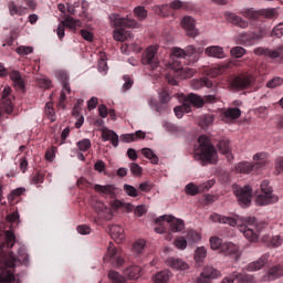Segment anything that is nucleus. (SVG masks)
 Returning a JSON list of instances; mask_svg holds the SVG:
<instances>
[{
    "mask_svg": "<svg viewBox=\"0 0 283 283\" xmlns=\"http://www.w3.org/2000/svg\"><path fill=\"white\" fill-rule=\"evenodd\" d=\"M6 242L0 243V283H14V268L24 264L28 266V252L25 247L20 245L18 249V258L14 252L6 253L7 249H12L17 244V237L12 230L4 231Z\"/></svg>",
    "mask_w": 283,
    "mask_h": 283,
    "instance_id": "1",
    "label": "nucleus"
},
{
    "mask_svg": "<svg viewBox=\"0 0 283 283\" xmlns=\"http://www.w3.org/2000/svg\"><path fill=\"white\" fill-rule=\"evenodd\" d=\"M212 222H220V224H229L230 227H241L244 238L250 242L258 240V234L262 231V226L258 223L255 217H226L218 213L210 216Z\"/></svg>",
    "mask_w": 283,
    "mask_h": 283,
    "instance_id": "2",
    "label": "nucleus"
},
{
    "mask_svg": "<svg viewBox=\"0 0 283 283\" xmlns=\"http://www.w3.org/2000/svg\"><path fill=\"white\" fill-rule=\"evenodd\" d=\"M198 143L199 147L195 150L196 160L216 165V163H218V150H216V146L211 144V139H209L207 135H201L198 138Z\"/></svg>",
    "mask_w": 283,
    "mask_h": 283,
    "instance_id": "3",
    "label": "nucleus"
},
{
    "mask_svg": "<svg viewBox=\"0 0 283 283\" xmlns=\"http://www.w3.org/2000/svg\"><path fill=\"white\" fill-rule=\"evenodd\" d=\"M112 23L117 28L114 31V40L115 41H120L122 43L127 41L130 36L129 31L125 30V28H136L138 25V22L134 19L129 18H122L119 14H112L109 17Z\"/></svg>",
    "mask_w": 283,
    "mask_h": 283,
    "instance_id": "4",
    "label": "nucleus"
},
{
    "mask_svg": "<svg viewBox=\"0 0 283 283\" xmlns=\"http://www.w3.org/2000/svg\"><path fill=\"white\" fill-rule=\"evenodd\" d=\"M253 160L256 163L252 164L249 161H241L235 165L237 174H251L255 169H264L269 165L268 155L265 153H258L253 156Z\"/></svg>",
    "mask_w": 283,
    "mask_h": 283,
    "instance_id": "5",
    "label": "nucleus"
},
{
    "mask_svg": "<svg viewBox=\"0 0 283 283\" xmlns=\"http://www.w3.org/2000/svg\"><path fill=\"white\" fill-rule=\"evenodd\" d=\"M172 63H170V71L168 74V83L170 85H178L176 78H187V67L182 65L179 56L172 55Z\"/></svg>",
    "mask_w": 283,
    "mask_h": 283,
    "instance_id": "6",
    "label": "nucleus"
},
{
    "mask_svg": "<svg viewBox=\"0 0 283 283\" xmlns=\"http://www.w3.org/2000/svg\"><path fill=\"white\" fill-rule=\"evenodd\" d=\"M202 52H205V49L201 46L196 48L193 45H188L186 50L180 48L172 49V56H178L179 59H189L191 63H198Z\"/></svg>",
    "mask_w": 283,
    "mask_h": 283,
    "instance_id": "7",
    "label": "nucleus"
},
{
    "mask_svg": "<svg viewBox=\"0 0 283 283\" xmlns=\"http://www.w3.org/2000/svg\"><path fill=\"white\" fill-rule=\"evenodd\" d=\"M261 191L262 193L256 197L258 205L264 207L266 205H274V202H277L279 198L273 195V188L269 186V180H263L261 182Z\"/></svg>",
    "mask_w": 283,
    "mask_h": 283,
    "instance_id": "8",
    "label": "nucleus"
},
{
    "mask_svg": "<svg viewBox=\"0 0 283 283\" xmlns=\"http://www.w3.org/2000/svg\"><path fill=\"white\" fill-rule=\"evenodd\" d=\"M239 14H241L245 19H249L250 21H260L262 17H264L265 19H273L276 12L275 9H262L259 11H255L253 9H244L241 10Z\"/></svg>",
    "mask_w": 283,
    "mask_h": 283,
    "instance_id": "9",
    "label": "nucleus"
},
{
    "mask_svg": "<svg viewBox=\"0 0 283 283\" xmlns=\"http://www.w3.org/2000/svg\"><path fill=\"white\" fill-rule=\"evenodd\" d=\"M143 65H149L151 70H156L160 65V60L158 59V48L148 46L142 56Z\"/></svg>",
    "mask_w": 283,
    "mask_h": 283,
    "instance_id": "10",
    "label": "nucleus"
},
{
    "mask_svg": "<svg viewBox=\"0 0 283 283\" xmlns=\"http://www.w3.org/2000/svg\"><path fill=\"white\" fill-rule=\"evenodd\" d=\"M105 262H111L114 266H123L125 264V259H123V252L116 249L114 243H109L107 248V253L104 256Z\"/></svg>",
    "mask_w": 283,
    "mask_h": 283,
    "instance_id": "11",
    "label": "nucleus"
},
{
    "mask_svg": "<svg viewBox=\"0 0 283 283\" xmlns=\"http://www.w3.org/2000/svg\"><path fill=\"white\" fill-rule=\"evenodd\" d=\"M185 9V3L182 1L176 0L169 4L155 6L153 8L154 12L159 17H174L172 10Z\"/></svg>",
    "mask_w": 283,
    "mask_h": 283,
    "instance_id": "12",
    "label": "nucleus"
},
{
    "mask_svg": "<svg viewBox=\"0 0 283 283\" xmlns=\"http://www.w3.org/2000/svg\"><path fill=\"white\" fill-rule=\"evenodd\" d=\"M184 104L186 107V114H189L193 107L200 109V107H205V98L196 93H190L185 96Z\"/></svg>",
    "mask_w": 283,
    "mask_h": 283,
    "instance_id": "13",
    "label": "nucleus"
},
{
    "mask_svg": "<svg viewBox=\"0 0 283 283\" xmlns=\"http://www.w3.org/2000/svg\"><path fill=\"white\" fill-rule=\"evenodd\" d=\"M234 195L238 198V202L241 207H249L251 205V196H253V190L249 186L243 188H237Z\"/></svg>",
    "mask_w": 283,
    "mask_h": 283,
    "instance_id": "14",
    "label": "nucleus"
},
{
    "mask_svg": "<svg viewBox=\"0 0 283 283\" xmlns=\"http://www.w3.org/2000/svg\"><path fill=\"white\" fill-rule=\"evenodd\" d=\"M255 82V77L252 74H241L232 80V87L234 90H247V87H251Z\"/></svg>",
    "mask_w": 283,
    "mask_h": 283,
    "instance_id": "15",
    "label": "nucleus"
},
{
    "mask_svg": "<svg viewBox=\"0 0 283 283\" xmlns=\"http://www.w3.org/2000/svg\"><path fill=\"white\" fill-rule=\"evenodd\" d=\"M222 273L214 269L211 265H207L203 268V271L200 273V275L197 279L196 283H211V280H216L217 277H220Z\"/></svg>",
    "mask_w": 283,
    "mask_h": 283,
    "instance_id": "16",
    "label": "nucleus"
},
{
    "mask_svg": "<svg viewBox=\"0 0 283 283\" xmlns=\"http://www.w3.org/2000/svg\"><path fill=\"white\" fill-rule=\"evenodd\" d=\"M65 28H70L71 30H76V28H81L80 20H74L72 17H66L62 23L57 25L56 34L60 40H63L65 36Z\"/></svg>",
    "mask_w": 283,
    "mask_h": 283,
    "instance_id": "17",
    "label": "nucleus"
},
{
    "mask_svg": "<svg viewBox=\"0 0 283 283\" xmlns=\"http://www.w3.org/2000/svg\"><path fill=\"white\" fill-rule=\"evenodd\" d=\"M161 220H166L168 231L171 233H180L185 229V221L182 219H176L174 216H161Z\"/></svg>",
    "mask_w": 283,
    "mask_h": 283,
    "instance_id": "18",
    "label": "nucleus"
},
{
    "mask_svg": "<svg viewBox=\"0 0 283 283\" xmlns=\"http://www.w3.org/2000/svg\"><path fill=\"white\" fill-rule=\"evenodd\" d=\"M254 54L256 56H269V59H280L283 56V46H279L276 50L259 46L254 49Z\"/></svg>",
    "mask_w": 283,
    "mask_h": 283,
    "instance_id": "19",
    "label": "nucleus"
},
{
    "mask_svg": "<svg viewBox=\"0 0 283 283\" xmlns=\"http://www.w3.org/2000/svg\"><path fill=\"white\" fill-rule=\"evenodd\" d=\"M12 90L10 87H4L1 101H2V109H4L6 114H12L14 109V105L12 104V97L10 96Z\"/></svg>",
    "mask_w": 283,
    "mask_h": 283,
    "instance_id": "20",
    "label": "nucleus"
},
{
    "mask_svg": "<svg viewBox=\"0 0 283 283\" xmlns=\"http://www.w3.org/2000/svg\"><path fill=\"white\" fill-rule=\"evenodd\" d=\"M279 277H283V265L282 264L271 266L264 275V281L265 282H275V280H279Z\"/></svg>",
    "mask_w": 283,
    "mask_h": 283,
    "instance_id": "21",
    "label": "nucleus"
},
{
    "mask_svg": "<svg viewBox=\"0 0 283 283\" xmlns=\"http://www.w3.org/2000/svg\"><path fill=\"white\" fill-rule=\"evenodd\" d=\"M181 27L186 30L188 36H198V30H196V20L187 15L181 20Z\"/></svg>",
    "mask_w": 283,
    "mask_h": 283,
    "instance_id": "22",
    "label": "nucleus"
},
{
    "mask_svg": "<svg viewBox=\"0 0 283 283\" xmlns=\"http://www.w3.org/2000/svg\"><path fill=\"white\" fill-rule=\"evenodd\" d=\"M95 191L99 193V196H103L104 198H116V187L114 185H106V186H101V185H95L94 186Z\"/></svg>",
    "mask_w": 283,
    "mask_h": 283,
    "instance_id": "23",
    "label": "nucleus"
},
{
    "mask_svg": "<svg viewBox=\"0 0 283 283\" xmlns=\"http://www.w3.org/2000/svg\"><path fill=\"white\" fill-rule=\"evenodd\" d=\"M221 253L233 258V260H240V252L238 251V245L233 244V242H224L221 245Z\"/></svg>",
    "mask_w": 283,
    "mask_h": 283,
    "instance_id": "24",
    "label": "nucleus"
},
{
    "mask_svg": "<svg viewBox=\"0 0 283 283\" xmlns=\"http://www.w3.org/2000/svg\"><path fill=\"white\" fill-rule=\"evenodd\" d=\"M167 266H170V269H175L176 271H187L189 269V264L187 262L182 261V259L170 256L166 260Z\"/></svg>",
    "mask_w": 283,
    "mask_h": 283,
    "instance_id": "25",
    "label": "nucleus"
},
{
    "mask_svg": "<svg viewBox=\"0 0 283 283\" xmlns=\"http://www.w3.org/2000/svg\"><path fill=\"white\" fill-rule=\"evenodd\" d=\"M109 233L111 238H113V240H115V242H117L118 244H120V242L125 240V229H123V227L118 224L111 226Z\"/></svg>",
    "mask_w": 283,
    "mask_h": 283,
    "instance_id": "26",
    "label": "nucleus"
},
{
    "mask_svg": "<svg viewBox=\"0 0 283 283\" xmlns=\"http://www.w3.org/2000/svg\"><path fill=\"white\" fill-rule=\"evenodd\" d=\"M269 254H263L258 261L251 262L245 269L249 272L260 271L269 262Z\"/></svg>",
    "mask_w": 283,
    "mask_h": 283,
    "instance_id": "27",
    "label": "nucleus"
},
{
    "mask_svg": "<svg viewBox=\"0 0 283 283\" xmlns=\"http://www.w3.org/2000/svg\"><path fill=\"white\" fill-rule=\"evenodd\" d=\"M143 273V269L138 265H130L124 270L125 277L128 280H138Z\"/></svg>",
    "mask_w": 283,
    "mask_h": 283,
    "instance_id": "28",
    "label": "nucleus"
},
{
    "mask_svg": "<svg viewBox=\"0 0 283 283\" xmlns=\"http://www.w3.org/2000/svg\"><path fill=\"white\" fill-rule=\"evenodd\" d=\"M206 55L212 56L213 59H224V49L222 46L212 45L206 49Z\"/></svg>",
    "mask_w": 283,
    "mask_h": 283,
    "instance_id": "29",
    "label": "nucleus"
},
{
    "mask_svg": "<svg viewBox=\"0 0 283 283\" xmlns=\"http://www.w3.org/2000/svg\"><path fill=\"white\" fill-rule=\"evenodd\" d=\"M145 133L143 130H137L134 134H124L120 135L122 143H135V140H143L145 139Z\"/></svg>",
    "mask_w": 283,
    "mask_h": 283,
    "instance_id": "30",
    "label": "nucleus"
},
{
    "mask_svg": "<svg viewBox=\"0 0 283 283\" xmlns=\"http://www.w3.org/2000/svg\"><path fill=\"white\" fill-rule=\"evenodd\" d=\"M102 138L104 142L111 140L113 147H118V134L114 130L103 129Z\"/></svg>",
    "mask_w": 283,
    "mask_h": 283,
    "instance_id": "31",
    "label": "nucleus"
},
{
    "mask_svg": "<svg viewBox=\"0 0 283 283\" xmlns=\"http://www.w3.org/2000/svg\"><path fill=\"white\" fill-rule=\"evenodd\" d=\"M228 21H230V23H232V25L242 28V30L249 28V22H247V20H243L242 17L235 15V13H229Z\"/></svg>",
    "mask_w": 283,
    "mask_h": 283,
    "instance_id": "32",
    "label": "nucleus"
},
{
    "mask_svg": "<svg viewBox=\"0 0 283 283\" xmlns=\"http://www.w3.org/2000/svg\"><path fill=\"white\" fill-rule=\"evenodd\" d=\"M242 116V111L240 108H228L222 114L223 120H237V118H240Z\"/></svg>",
    "mask_w": 283,
    "mask_h": 283,
    "instance_id": "33",
    "label": "nucleus"
},
{
    "mask_svg": "<svg viewBox=\"0 0 283 283\" xmlns=\"http://www.w3.org/2000/svg\"><path fill=\"white\" fill-rule=\"evenodd\" d=\"M10 78L13 82L14 87L18 90H25V82L23 81V77L19 71H12L10 73Z\"/></svg>",
    "mask_w": 283,
    "mask_h": 283,
    "instance_id": "34",
    "label": "nucleus"
},
{
    "mask_svg": "<svg viewBox=\"0 0 283 283\" xmlns=\"http://www.w3.org/2000/svg\"><path fill=\"white\" fill-rule=\"evenodd\" d=\"M192 90H201V87H213V82L207 77L192 80L191 82Z\"/></svg>",
    "mask_w": 283,
    "mask_h": 283,
    "instance_id": "35",
    "label": "nucleus"
},
{
    "mask_svg": "<svg viewBox=\"0 0 283 283\" xmlns=\"http://www.w3.org/2000/svg\"><path fill=\"white\" fill-rule=\"evenodd\" d=\"M57 78H60L62 85H63V91H66L67 94L72 92V88L70 87V75H67V72L65 71H59L56 73Z\"/></svg>",
    "mask_w": 283,
    "mask_h": 283,
    "instance_id": "36",
    "label": "nucleus"
},
{
    "mask_svg": "<svg viewBox=\"0 0 283 283\" xmlns=\"http://www.w3.org/2000/svg\"><path fill=\"white\" fill-rule=\"evenodd\" d=\"M171 277V272L169 270H164L158 272L153 276L155 283H169V279Z\"/></svg>",
    "mask_w": 283,
    "mask_h": 283,
    "instance_id": "37",
    "label": "nucleus"
},
{
    "mask_svg": "<svg viewBox=\"0 0 283 283\" xmlns=\"http://www.w3.org/2000/svg\"><path fill=\"white\" fill-rule=\"evenodd\" d=\"M8 8H9V12L11 14V17H14V14H19L20 17L25 14V10H28V8L22 7V6H17V3H14V1H10L8 3Z\"/></svg>",
    "mask_w": 283,
    "mask_h": 283,
    "instance_id": "38",
    "label": "nucleus"
},
{
    "mask_svg": "<svg viewBox=\"0 0 283 283\" xmlns=\"http://www.w3.org/2000/svg\"><path fill=\"white\" fill-rule=\"evenodd\" d=\"M234 277L238 283H255V276H253L252 274L238 273L234 274Z\"/></svg>",
    "mask_w": 283,
    "mask_h": 283,
    "instance_id": "39",
    "label": "nucleus"
},
{
    "mask_svg": "<svg viewBox=\"0 0 283 283\" xmlns=\"http://www.w3.org/2000/svg\"><path fill=\"white\" fill-rule=\"evenodd\" d=\"M161 218L163 217H159L158 219H156V224H158V227L155 228L156 233H167V231H169V228L167 226V220Z\"/></svg>",
    "mask_w": 283,
    "mask_h": 283,
    "instance_id": "40",
    "label": "nucleus"
},
{
    "mask_svg": "<svg viewBox=\"0 0 283 283\" xmlns=\"http://www.w3.org/2000/svg\"><path fill=\"white\" fill-rule=\"evenodd\" d=\"M142 154L145 156V158H148L153 165H158V156L154 154V150L150 148H143Z\"/></svg>",
    "mask_w": 283,
    "mask_h": 283,
    "instance_id": "41",
    "label": "nucleus"
},
{
    "mask_svg": "<svg viewBox=\"0 0 283 283\" xmlns=\"http://www.w3.org/2000/svg\"><path fill=\"white\" fill-rule=\"evenodd\" d=\"M44 113L46 114L48 118L54 123L56 120L54 116H56V112L54 111V103L48 102L44 108Z\"/></svg>",
    "mask_w": 283,
    "mask_h": 283,
    "instance_id": "42",
    "label": "nucleus"
},
{
    "mask_svg": "<svg viewBox=\"0 0 283 283\" xmlns=\"http://www.w3.org/2000/svg\"><path fill=\"white\" fill-rule=\"evenodd\" d=\"M108 277L112 283H125L126 282L125 276L120 275V273H118L116 271L108 272Z\"/></svg>",
    "mask_w": 283,
    "mask_h": 283,
    "instance_id": "43",
    "label": "nucleus"
},
{
    "mask_svg": "<svg viewBox=\"0 0 283 283\" xmlns=\"http://www.w3.org/2000/svg\"><path fill=\"white\" fill-rule=\"evenodd\" d=\"M76 147L80 151H87L92 148V140L84 138L76 143Z\"/></svg>",
    "mask_w": 283,
    "mask_h": 283,
    "instance_id": "44",
    "label": "nucleus"
},
{
    "mask_svg": "<svg viewBox=\"0 0 283 283\" xmlns=\"http://www.w3.org/2000/svg\"><path fill=\"white\" fill-rule=\"evenodd\" d=\"M214 120L213 115H203L199 118V125L205 129V127H209Z\"/></svg>",
    "mask_w": 283,
    "mask_h": 283,
    "instance_id": "45",
    "label": "nucleus"
},
{
    "mask_svg": "<svg viewBox=\"0 0 283 283\" xmlns=\"http://www.w3.org/2000/svg\"><path fill=\"white\" fill-rule=\"evenodd\" d=\"M134 14L137 17L138 21H145V19H147V10L145 7H136L134 9Z\"/></svg>",
    "mask_w": 283,
    "mask_h": 283,
    "instance_id": "46",
    "label": "nucleus"
},
{
    "mask_svg": "<svg viewBox=\"0 0 283 283\" xmlns=\"http://www.w3.org/2000/svg\"><path fill=\"white\" fill-rule=\"evenodd\" d=\"M224 243H222V239L218 238V237H211L210 238V247L213 251H218V249H220V251H222V245Z\"/></svg>",
    "mask_w": 283,
    "mask_h": 283,
    "instance_id": "47",
    "label": "nucleus"
},
{
    "mask_svg": "<svg viewBox=\"0 0 283 283\" xmlns=\"http://www.w3.org/2000/svg\"><path fill=\"white\" fill-rule=\"evenodd\" d=\"M218 149L221 154H229L231 151V147L229 146V139H221L218 143Z\"/></svg>",
    "mask_w": 283,
    "mask_h": 283,
    "instance_id": "48",
    "label": "nucleus"
},
{
    "mask_svg": "<svg viewBox=\"0 0 283 283\" xmlns=\"http://www.w3.org/2000/svg\"><path fill=\"white\" fill-rule=\"evenodd\" d=\"M185 191L187 196H198V193H200V188H198L193 182H190L186 186Z\"/></svg>",
    "mask_w": 283,
    "mask_h": 283,
    "instance_id": "49",
    "label": "nucleus"
},
{
    "mask_svg": "<svg viewBox=\"0 0 283 283\" xmlns=\"http://www.w3.org/2000/svg\"><path fill=\"white\" fill-rule=\"evenodd\" d=\"M124 191L130 198H138V189H136L134 186L129 184L124 185Z\"/></svg>",
    "mask_w": 283,
    "mask_h": 283,
    "instance_id": "50",
    "label": "nucleus"
},
{
    "mask_svg": "<svg viewBox=\"0 0 283 283\" xmlns=\"http://www.w3.org/2000/svg\"><path fill=\"white\" fill-rule=\"evenodd\" d=\"M231 56H234V59H242L243 54H247V50L242 46H234L230 51Z\"/></svg>",
    "mask_w": 283,
    "mask_h": 283,
    "instance_id": "51",
    "label": "nucleus"
},
{
    "mask_svg": "<svg viewBox=\"0 0 283 283\" xmlns=\"http://www.w3.org/2000/svg\"><path fill=\"white\" fill-rule=\"evenodd\" d=\"M207 258V249L205 248H197L195 251V260L196 262H202Z\"/></svg>",
    "mask_w": 283,
    "mask_h": 283,
    "instance_id": "52",
    "label": "nucleus"
},
{
    "mask_svg": "<svg viewBox=\"0 0 283 283\" xmlns=\"http://www.w3.org/2000/svg\"><path fill=\"white\" fill-rule=\"evenodd\" d=\"M44 180L45 178L41 171H36L31 176V185H42Z\"/></svg>",
    "mask_w": 283,
    "mask_h": 283,
    "instance_id": "53",
    "label": "nucleus"
},
{
    "mask_svg": "<svg viewBox=\"0 0 283 283\" xmlns=\"http://www.w3.org/2000/svg\"><path fill=\"white\" fill-rule=\"evenodd\" d=\"M145 245H146L145 240L139 239L135 241V243L133 244V251L135 253H143V251L145 250Z\"/></svg>",
    "mask_w": 283,
    "mask_h": 283,
    "instance_id": "54",
    "label": "nucleus"
},
{
    "mask_svg": "<svg viewBox=\"0 0 283 283\" xmlns=\"http://www.w3.org/2000/svg\"><path fill=\"white\" fill-rule=\"evenodd\" d=\"M15 52L20 54V56H28V54L34 52V49L32 46H19Z\"/></svg>",
    "mask_w": 283,
    "mask_h": 283,
    "instance_id": "55",
    "label": "nucleus"
},
{
    "mask_svg": "<svg viewBox=\"0 0 283 283\" xmlns=\"http://www.w3.org/2000/svg\"><path fill=\"white\" fill-rule=\"evenodd\" d=\"M187 240L188 242H199L200 240V233H198L197 231L195 230H189L187 232Z\"/></svg>",
    "mask_w": 283,
    "mask_h": 283,
    "instance_id": "56",
    "label": "nucleus"
},
{
    "mask_svg": "<svg viewBox=\"0 0 283 283\" xmlns=\"http://www.w3.org/2000/svg\"><path fill=\"white\" fill-rule=\"evenodd\" d=\"M36 84L39 87H43L44 90H48L52 86V82L45 77L36 78Z\"/></svg>",
    "mask_w": 283,
    "mask_h": 283,
    "instance_id": "57",
    "label": "nucleus"
},
{
    "mask_svg": "<svg viewBox=\"0 0 283 283\" xmlns=\"http://www.w3.org/2000/svg\"><path fill=\"white\" fill-rule=\"evenodd\" d=\"M272 36H276V39H282L283 36V22L279 23L274 29L272 30Z\"/></svg>",
    "mask_w": 283,
    "mask_h": 283,
    "instance_id": "58",
    "label": "nucleus"
},
{
    "mask_svg": "<svg viewBox=\"0 0 283 283\" xmlns=\"http://www.w3.org/2000/svg\"><path fill=\"white\" fill-rule=\"evenodd\" d=\"M174 112H175V116H177V118H182V116H185V114H187V108L185 106V102L182 103L181 106L175 107Z\"/></svg>",
    "mask_w": 283,
    "mask_h": 283,
    "instance_id": "59",
    "label": "nucleus"
},
{
    "mask_svg": "<svg viewBox=\"0 0 283 283\" xmlns=\"http://www.w3.org/2000/svg\"><path fill=\"white\" fill-rule=\"evenodd\" d=\"M123 80L125 81L123 85L124 92H127V90H132V86L134 85V80L129 75H124Z\"/></svg>",
    "mask_w": 283,
    "mask_h": 283,
    "instance_id": "60",
    "label": "nucleus"
},
{
    "mask_svg": "<svg viewBox=\"0 0 283 283\" xmlns=\"http://www.w3.org/2000/svg\"><path fill=\"white\" fill-rule=\"evenodd\" d=\"M175 245L177 247V249H181V250L187 249V239H185V237L177 238L175 240Z\"/></svg>",
    "mask_w": 283,
    "mask_h": 283,
    "instance_id": "61",
    "label": "nucleus"
},
{
    "mask_svg": "<svg viewBox=\"0 0 283 283\" xmlns=\"http://www.w3.org/2000/svg\"><path fill=\"white\" fill-rule=\"evenodd\" d=\"M282 83H283V80L281 77H274L268 82L266 87H270V88L280 87Z\"/></svg>",
    "mask_w": 283,
    "mask_h": 283,
    "instance_id": "62",
    "label": "nucleus"
},
{
    "mask_svg": "<svg viewBox=\"0 0 283 283\" xmlns=\"http://www.w3.org/2000/svg\"><path fill=\"white\" fill-rule=\"evenodd\" d=\"M25 188H18L11 191L9 195V200H14V198H19V196H23Z\"/></svg>",
    "mask_w": 283,
    "mask_h": 283,
    "instance_id": "63",
    "label": "nucleus"
},
{
    "mask_svg": "<svg viewBox=\"0 0 283 283\" xmlns=\"http://www.w3.org/2000/svg\"><path fill=\"white\" fill-rule=\"evenodd\" d=\"M275 171L276 174H283V157L275 159Z\"/></svg>",
    "mask_w": 283,
    "mask_h": 283,
    "instance_id": "64",
    "label": "nucleus"
}]
</instances>
